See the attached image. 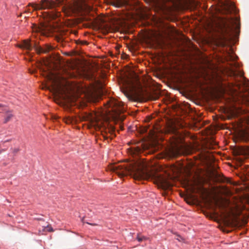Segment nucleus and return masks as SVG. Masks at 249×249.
I'll list each match as a JSON object with an SVG mask.
<instances>
[{"label": "nucleus", "instance_id": "f257e3e1", "mask_svg": "<svg viewBox=\"0 0 249 249\" xmlns=\"http://www.w3.org/2000/svg\"><path fill=\"white\" fill-rule=\"evenodd\" d=\"M109 168L120 177L130 175L135 179H148L153 176L152 173L148 170L146 164L143 162L113 164L110 165Z\"/></svg>", "mask_w": 249, "mask_h": 249}, {"label": "nucleus", "instance_id": "f03ea898", "mask_svg": "<svg viewBox=\"0 0 249 249\" xmlns=\"http://www.w3.org/2000/svg\"><path fill=\"white\" fill-rule=\"evenodd\" d=\"M166 133L173 135V141L172 142L174 143L175 145L170 149V153L172 156L177 157L181 154L182 150L184 148L187 150H190V148L188 146H178L177 145V143L180 140L181 134L178 131V128L175 124L171 123L168 124L166 129Z\"/></svg>", "mask_w": 249, "mask_h": 249}, {"label": "nucleus", "instance_id": "7ed1b4c3", "mask_svg": "<svg viewBox=\"0 0 249 249\" xmlns=\"http://www.w3.org/2000/svg\"><path fill=\"white\" fill-rule=\"evenodd\" d=\"M56 3L52 0H41L39 3H29L28 6L33 8V11L41 10L44 9H53L55 6Z\"/></svg>", "mask_w": 249, "mask_h": 249}, {"label": "nucleus", "instance_id": "20e7f679", "mask_svg": "<svg viewBox=\"0 0 249 249\" xmlns=\"http://www.w3.org/2000/svg\"><path fill=\"white\" fill-rule=\"evenodd\" d=\"M93 125L95 127L96 129H101L102 132V135L104 140H107L108 138L112 139L114 136L113 135L114 131L113 128H106L105 126H102L99 122L97 121H95L93 122Z\"/></svg>", "mask_w": 249, "mask_h": 249}, {"label": "nucleus", "instance_id": "39448f33", "mask_svg": "<svg viewBox=\"0 0 249 249\" xmlns=\"http://www.w3.org/2000/svg\"><path fill=\"white\" fill-rule=\"evenodd\" d=\"M108 106L109 107L112 108V111L116 114H119L124 111L122 103L116 100H109Z\"/></svg>", "mask_w": 249, "mask_h": 249}, {"label": "nucleus", "instance_id": "423d86ee", "mask_svg": "<svg viewBox=\"0 0 249 249\" xmlns=\"http://www.w3.org/2000/svg\"><path fill=\"white\" fill-rule=\"evenodd\" d=\"M0 108L1 110V111L0 112L6 113V114L4 117L3 122L4 124H6L13 117V115L12 113V111L10 110L7 107L3 105L0 104Z\"/></svg>", "mask_w": 249, "mask_h": 249}, {"label": "nucleus", "instance_id": "0eeeda50", "mask_svg": "<svg viewBox=\"0 0 249 249\" xmlns=\"http://www.w3.org/2000/svg\"><path fill=\"white\" fill-rule=\"evenodd\" d=\"M50 80L51 81V89L50 88H49V89L54 92V93H58L60 91V86L59 82L54 79V78L51 77L50 76H48Z\"/></svg>", "mask_w": 249, "mask_h": 249}, {"label": "nucleus", "instance_id": "6e6552de", "mask_svg": "<svg viewBox=\"0 0 249 249\" xmlns=\"http://www.w3.org/2000/svg\"><path fill=\"white\" fill-rule=\"evenodd\" d=\"M155 178H156L157 181L162 187H168L170 185V183L167 178H163L160 175H158Z\"/></svg>", "mask_w": 249, "mask_h": 249}, {"label": "nucleus", "instance_id": "1a4fd4ad", "mask_svg": "<svg viewBox=\"0 0 249 249\" xmlns=\"http://www.w3.org/2000/svg\"><path fill=\"white\" fill-rule=\"evenodd\" d=\"M17 46L20 48L25 49L28 51H31L33 46L30 40H24L21 44H18Z\"/></svg>", "mask_w": 249, "mask_h": 249}, {"label": "nucleus", "instance_id": "9d476101", "mask_svg": "<svg viewBox=\"0 0 249 249\" xmlns=\"http://www.w3.org/2000/svg\"><path fill=\"white\" fill-rule=\"evenodd\" d=\"M36 51L38 53H47L52 49L51 46L46 45L44 47L35 46Z\"/></svg>", "mask_w": 249, "mask_h": 249}, {"label": "nucleus", "instance_id": "9b49d317", "mask_svg": "<svg viewBox=\"0 0 249 249\" xmlns=\"http://www.w3.org/2000/svg\"><path fill=\"white\" fill-rule=\"evenodd\" d=\"M231 22H232V26H231L230 25H224L225 26V28H226V29H225V34L227 36H231V32H232L234 30L233 26H234V24L235 23V21L234 19H232L231 20Z\"/></svg>", "mask_w": 249, "mask_h": 249}, {"label": "nucleus", "instance_id": "f8f14e48", "mask_svg": "<svg viewBox=\"0 0 249 249\" xmlns=\"http://www.w3.org/2000/svg\"><path fill=\"white\" fill-rule=\"evenodd\" d=\"M64 121L66 124H72L76 122V120L74 118L70 116L66 117L65 118H64Z\"/></svg>", "mask_w": 249, "mask_h": 249}, {"label": "nucleus", "instance_id": "ddd939ff", "mask_svg": "<svg viewBox=\"0 0 249 249\" xmlns=\"http://www.w3.org/2000/svg\"><path fill=\"white\" fill-rule=\"evenodd\" d=\"M60 15V13L58 12L52 11L49 14V17L50 18L54 19L58 17Z\"/></svg>", "mask_w": 249, "mask_h": 249}, {"label": "nucleus", "instance_id": "4468645a", "mask_svg": "<svg viewBox=\"0 0 249 249\" xmlns=\"http://www.w3.org/2000/svg\"><path fill=\"white\" fill-rule=\"evenodd\" d=\"M137 239L139 242H141L146 240L147 238L145 236L142 235L141 234L138 233L137 236Z\"/></svg>", "mask_w": 249, "mask_h": 249}, {"label": "nucleus", "instance_id": "2eb2a0df", "mask_svg": "<svg viewBox=\"0 0 249 249\" xmlns=\"http://www.w3.org/2000/svg\"><path fill=\"white\" fill-rule=\"evenodd\" d=\"M243 139L246 142H249V135L246 133H244L243 136Z\"/></svg>", "mask_w": 249, "mask_h": 249}, {"label": "nucleus", "instance_id": "dca6fc26", "mask_svg": "<svg viewBox=\"0 0 249 249\" xmlns=\"http://www.w3.org/2000/svg\"><path fill=\"white\" fill-rule=\"evenodd\" d=\"M43 230L45 231H48L50 232L53 231V229L50 225H47L46 227H44Z\"/></svg>", "mask_w": 249, "mask_h": 249}, {"label": "nucleus", "instance_id": "f3484780", "mask_svg": "<svg viewBox=\"0 0 249 249\" xmlns=\"http://www.w3.org/2000/svg\"><path fill=\"white\" fill-rule=\"evenodd\" d=\"M19 151V148H14V149L13 150V152L14 153H18Z\"/></svg>", "mask_w": 249, "mask_h": 249}, {"label": "nucleus", "instance_id": "a211bd4d", "mask_svg": "<svg viewBox=\"0 0 249 249\" xmlns=\"http://www.w3.org/2000/svg\"><path fill=\"white\" fill-rule=\"evenodd\" d=\"M80 43L82 45H87L88 42L86 41H79Z\"/></svg>", "mask_w": 249, "mask_h": 249}, {"label": "nucleus", "instance_id": "6ab92c4d", "mask_svg": "<svg viewBox=\"0 0 249 249\" xmlns=\"http://www.w3.org/2000/svg\"><path fill=\"white\" fill-rule=\"evenodd\" d=\"M178 237L177 238V239L179 241H181V240H182V238L179 235H177Z\"/></svg>", "mask_w": 249, "mask_h": 249}, {"label": "nucleus", "instance_id": "aec40b11", "mask_svg": "<svg viewBox=\"0 0 249 249\" xmlns=\"http://www.w3.org/2000/svg\"><path fill=\"white\" fill-rule=\"evenodd\" d=\"M83 118H83L84 120H87L88 119L89 116H84V117H83Z\"/></svg>", "mask_w": 249, "mask_h": 249}, {"label": "nucleus", "instance_id": "412c9836", "mask_svg": "<svg viewBox=\"0 0 249 249\" xmlns=\"http://www.w3.org/2000/svg\"><path fill=\"white\" fill-rule=\"evenodd\" d=\"M26 12H28L29 13H31L32 12L30 11V9L29 8H27L26 10Z\"/></svg>", "mask_w": 249, "mask_h": 249}, {"label": "nucleus", "instance_id": "4be33fe9", "mask_svg": "<svg viewBox=\"0 0 249 249\" xmlns=\"http://www.w3.org/2000/svg\"><path fill=\"white\" fill-rule=\"evenodd\" d=\"M87 224H89V225H92V226H95V225H96V224H91V223H88V222H87Z\"/></svg>", "mask_w": 249, "mask_h": 249}, {"label": "nucleus", "instance_id": "5701e85b", "mask_svg": "<svg viewBox=\"0 0 249 249\" xmlns=\"http://www.w3.org/2000/svg\"><path fill=\"white\" fill-rule=\"evenodd\" d=\"M82 221H83V222L84 223H85V222L84 221V220H83V219H82Z\"/></svg>", "mask_w": 249, "mask_h": 249}, {"label": "nucleus", "instance_id": "b1692460", "mask_svg": "<svg viewBox=\"0 0 249 249\" xmlns=\"http://www.w3.org/2000/svg\"><path fill=\"white\" fill-rule=\"evenodd\" d=\"M61 1H58V4H60L61 3Z\"/></svg>", "mask_w": 249, "mask_h": 249}, {"label": "nucleus", "instance_id": "393cba45", "mask_svg": "<svg viewBox=\"0 0 249 249\" xmlns=\"http://www.w3.org/2000/svg\"><path fill=\"white\" fill-rule=\"evenodd\" d=\"M44 29H45L44 27H43L42 30H44Z\"/></svg>", "mask_w": 249, "mask_h": 249}, {"label": "nucleus", "instance_id": "a878e982", "mask_svg": "<svg viewBox=\"0 0 249 249\" xmlns=\"http://www.w3.org/2000/svg\"><path fill=\"white\" fill-rule=\"evenodd\" d=\"M44 29H45L44 27H43L42 30H44Z\"/></svg>", "mask_w": 249, "mask_h": 249}]
</instances>
